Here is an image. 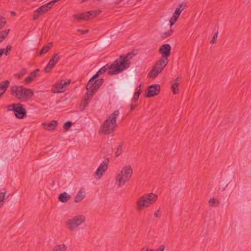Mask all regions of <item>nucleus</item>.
<instances>
[{"mask_svg": "<svg viewBox=\"0 0 251 251\" xmlns=\"http://www.w3.org/2000/svg\"><path fill=\"white\" fill-rule=\"evenodd\" d=\"M130 55L129 53L126 55H121L111 64H106L100 68L93 76V79H96L100 75L108 71V74L113 75L118 74L129 66V62L128 61V57Z\"/></svg>", "mask_w": 251, "mask_h": 251, "instance_id": "obj_1", "label": "nucleus"}, {"mask_svg": "<svg viewBox=\"0 0 251 251\" xmlns=\"http://www.w3.org/2000/svg\"><path fill=\"white\" fill-rule=\"evenodd\" d=\"M118 110L115 111L110 115L109 117L103 122L100 129V132L105 135H108L112 133L117 126L116 120L119 115Z\"/></svg>", "mask_w": 251, "mask_h": 251, "instance_id": "obj_2", "label": "nucleus"}, {"mask_svg": "<svg viewBox=\"0 0 251 251\" xmlns=\"http://www.w3.org/2000/svg\"><path fill=\"white\" fill-rule=\"evenodd\" d=\"M10 92L12 96L24 101L28 100L33 95V92L30 89L18 85L11 87Z\"/></svg>", "mask_w": 251, "mask_h": 251, "instance_id": "obj_3", "label": "nucleus"}, {"mask_svg": "<svg viewBox=\"0 0 251 251\" xmlns=\"http://www.w3.org/2000/svg\"><path fill=\"white\" fill-rule=\"evenodd\" d=\"M158 196L153 193L145 194L140 197L136 201V209L138 211L143 210L145 208L150 207L157 200Z\"/></svg>", "mask_w": 251, "mask_h": 251, "instance_id": "obj_4", "label": "nucleus"}, {"mask_svg": "<svg viewBox=\"0 0 251 251\" xmlns=\"http://www.w3.org/2000/svg\"><path fill=\"white\" fill-rule=\"evenodd\" d=\"M86 221L84 215H79L68 219L65 223L66 228L71 231L75 230Z\"/></svg>", "mask_w": 251, "mask_h": 251, "instance_id": "obj_5", "label": "nucleus"}, {"mask_svg": "<svg viewBox=\"0 0 251 251\" xmlns=\"http://www.w3.org/2000/svg\"><path fill=\"white\" fill-rule=\"evenodd\" d=\"M104 80L102 78L99 79H93V76L89 80L86 89L87 91L95 93L100 88V86L102 84Z\"/></svg>", "mask_w": 251, "mask_h": 251, "instance_id": "obj_6", "label": "nucleus"}, {"mask_svg": "<svg viewBox=\"0 0 251 251\" xmlns=\"http://www.w3.org/2000/svg\"><path fill=\"white\" fill-rule=\"evenodd\" d=\"M71 80L65 81L64 80L58 81L52 87V92L53 93H62L65 92L66 87L70 84Z\"/></svg>", "mask_w": 251, "mask_h": 251, "instance_id": "obj_7", "label": "nucleus"}, {"mask_svg": "<svg viewBox=\"0 0 251 251\" xmlns=\"http://www.w3.org/2000/svg\"><path fill=\"white\" fill-rule=\"evenodd\" d=\"M61 56L60 53H54L49 60L47 65L44 69L45 73L50 72L51 69L54 68L58 61L60 59Z\"/></svg>", "mask_w": 251, "mask_h": 251, "instance_id": "obj_8", "label": "nucleus"}, {"mask_svg": "<svg viewBox=\"0 0 251 251\" xmlns=\"http://www.w3.org/2000/svg\"><path fill=\"white\" fill-rule=\"evenodd\" d=\"M109 159L108 158L105 159L98 168L95 175L97 176V179H100L108 168Z\"/></svg>", "mask_w": 251, "mask_h": 251, "instance_id": "obj_9", "label": "nucleus"}, {"mask_svg": "<svg viewBox=\"0 0 251 251\" xmlns=\"http://www.w3.org/2000/svg\"><path fill=\"white\" fill-rule=\"evenodd\" d=\"M160 91V86L156 84L150 85L146 90V97L150 98L158 95Z\"/></svg>", "mask_w": 251, "mask_h": 251, "instance_id": "obj_10", "label": "nucleus"}, {"mask_svg": "<svg viewBox=\"0 0 251 251\" xmlns=\"http://www.w3.org/2000/svg\"><path fill=\"white\" fill-rule=\"evenodd\" d=\"M171 47L168 44H165L162 45L159 49V52L162 54L163 58L168 59V57L171 54Z\"/></svg>", "mask_w": 251, "mask_h": 251, "instance_id": "obj_11", "label": "nucleus"}, {"mask_svg": "<svg viewBox=\"0 0 251 251\" xmlns=\"http://www.w3.org/2000/svg\"><path fill=\"white\" fill-rule=\"evenodd\" d=\"M15 117L19 119H22L25 117L26 114V111L23 105L19 103L16 107L14 112Z\"/></svg>", "mask_w": 251, "mask_h": 251, "instance_id": "obj_12", "label": "nucleus"}, {"mask_svg": "<svg viewBox=\"0 0 251 251\" xmlns=\"http://www.w3.org/2000/svg\"><path fill=\"white\" fill-rule=\"evenodd\" d=\"M127 176L122 173L121 172L118 174L116 176V184L118 188H120L122 185H124L126 182L129 180Z\"/></svg>", "mask_w": 251, "mask_h": 251, "instance_id": "obj_13", "label": "nucleus"}, {"mask_svg": "<svg viewBox=\"0 0 251 251\" xmlns=\"http://www.w3.org/2000/svg\"><path fill=\"white\" fill-rule=\"evenodd\" d=\"M168 63V59L161 58L159 60L156 62L153 66L155 69L158 70L162 72L165 66Z\"/></svg>", "mask_w": 251, "mask_h": 251, "instance_id": "obj_14", "label": "nucleus"}, {"mask_svg": "<svg viewBox=\"0 0 251 251\" xmlns=\"http://www.w3.org/2000/svg\"><path fill=\"white\" fill-rule=\"evenodd\" d=\"M59 0H54L50 1L47 4L42 5L41 6L39 7L38 9L39 10L40 12L43 14L45 12L48 11L49 9H50L56 2Z\"/></svg>", "mask_w": 251, "mask_h": 251, "instance_id": "obj_15", "label": "nucleus"}, {"mask_svg": "<svg viewBox=\"0 0 251 251\" xmlns=\"http://www.w3.org/2000/svg\"><path fill=\"white\" fill-rule=\"evenodd\" d=\"M57 125V121L53 120L50 123H43L42 126L43 128L48 131H52L54 130Z\"/></svg>", "mask_w": 251, "mask_h": 251, "instance_id": "obj_16", "label": "nucleus"}, {"mask_svg": "<svg viewBox=\"0 0 251 251\" xmlns=\"http://www.w3.org/2000/svg\"><path fill=\"white\" fill-rule=\"evenodd\" d=\"M94 93L90 92V91H87V92L86 93L84 99L83 101L81 102V105H83V106L81 108V110L82 111L85 107L87 106L89 101L92 99L94 96Z\"/></svg>", "mask_w": 251, "mask_h": 251, "instance_id": "obj_17", "label": "nucleus"}, {"mask_svg": "<svg viewBox=\"0 0 251 251\" xmlns=\"http://www.w3.org/2000/svg\"><path fill=\"white\" fill-rule=\"evenodd\" d=\"M40 72L38 69H36L33 72H31L29 75L25 79L24 81L25 83H30L37 76V74Z\"/></svg>", "mask_w": 251, "mask_h": 251, "instance_id": "obj_18", "label": "nucleus"}, {"mask_svg": "<svg viewBox=\"0 0 251 251\" xmlns=\"http://www.w3.org/2000/svg\"><path fill=\"white\" fill-rule=\"evenodd\" d=\"M121 172L122 173L124 174L125 176H127L128 178H130L131 177L132 174L133 173V170L131 166L126 165L122 168Z\"/></svg>", "mask_w": 251, "mask_h": 251, "instance_id": "obj_19", "label": "nucleus"}, {"mask_svg": "<svg viewBox=\"0 0 251 251\" xmlns=\"http://www.w3.org/2000/svg\"><path fill=\"white\" fill-rule=\"evenodd\" d=\"M89 13V12H85L81 14H74L73 15V17L75 19L77 20L79 22L82 21H86L88 20L87 14Z\"/></svg>", "mask_w": 251, "mask_h": 251, "instance_id": "obj_20", "label": "nucleus"}, {"mask_svg": "<svg viewBox=\"0 0 251 251\" xmlns=\"http://www.w3.org/2000/svg\"><path fill=\"white\" fill-rule=\"evenodd\" d=\"M85 197V191L83 190H80L74 198V202L78 203L82 201Z\"/></svg>", "mask_w": 251, "mask_h": 251, "instance_id": "obj_21", "label": "nucleus"}, {"mask_svg": "<svg viewBox=\"0 0 251 251\" xmlns=\"http://www.w3.org/2000/svg\"><path fill=\"white\" fill-rule=\"evenodd\" d=\"M71 199V196L66 192L61 193L58 196V200L63 203H66Z\"/></svg>", "mask_w": 251, "mask_h": 251, "instance_id": "obj_22", "label": "nucleus"}, {"mask_svg": "<svg viewBox=\"0 0 251 251\" xmlns=\"http://www.w3.org/2000/svg\"><path fill=\"white\" fill-rule=\"evenodd\" d=\"M9 194H7L5 189H2L0 191V207H2L4 203V200L8 199L9 197Z\"/></svg>", "mask_w": 251, "mask_h": 251, "instance_id": "obj_23", "label": "nucleus"}, {"mask_svg": "<svg viewBox=\"0 0 251 251\" xmlns=\"http://www.w3.org/2000/svg\"><path fill=\"white\" fill-rule=\"evenodd\" d=\"M52 46V42L49 43L46 46H44L42 48L41 50L39 51L38 55L39 56H42L43 54L46 53L50 50V49L51 48Z\"/></svg>", "mask_w": 251, "mask_h": 251, "instance_id": "obj_24", "label": "nucleus"}, {"mask_svg": "<svg viewBox=\"0 0 251 251\" xmlns=\"http://www.w3.org/2000/svg\"><path fill=\"white\" fill-rule=\"evenodd\" d=\"M10 82L9 80H5L2 81L0 83V91L2 92V94H4L6 91L7 88L9 87Z\"/></svg>", "mask_w": 251, "mask_h": 251, "instance_id": "obj_25", "label": "nucleus"}, {"mask_svg": "<svg viewBox=\"0 0 251 251\" xmlns=\"http://www.w3.org/2000/svg\"><path fill=\"white\" fill-rule=\"evenodd\" d=\"M186 6V4L185 3L180 4L179 6L176 9V10L174 14L179 17L180 14H181L182 11L185 9Z\"/></svg>", "mask_w": 251, "mask_h": 251, "instance_id": "obj_26", "label": "nucleus"}, {"mask_svg": "<svg viewBox=\"0 0 251 251\" xmlns=\"http://www.w3.org/2000/svg\"><path fill=\"white\" fill-rule=\"evenodd\" d=\"M160 73L159 71L157 69H155L154 67H153L152 70L149 72L148 75V76L150 78H155Z\"/></svg>", "mask_w": 251, "mask_h": 251, "instance_id": "obj_27", "label": "nucleus"}, {"mask_svg": "<svg viewBox=\"0 0 251 251\" xmlns=\"http://www.w3.org/2000/svg\"><path fill=\"white\" fill-rule=\"evenodd\" d=\"M67 246L64 244L56 245L53 247L51 251H66Z\"/></svg>", "mask_w": 251, "mask_h": 251, "instance_id": "obj_28", "label": "nucleus"}, {"mask_svg": "<svg viewBox=\"0 0 251 251\" xmlns=\"http://www.w3.org/2000/svg\"><path fill=\"white\" fill-rule=\"evenodd\" d=\"M9 31L10 29H7L0 32V43L2 42L7 36Z\"/></svg>", "mask_w": 251, "mask_h": 251, "instance_id": "obj_29", "label": "nucleus"}, {"mask_svg": "<svg viewBox=\"0 0 251 251\" xmlns=\"http://www.w3.org/2000/svg\"><path fill=\"white\" fill-rule=\"evenodd\" d=\"M87 12H89L87 14V17L88 20L91 18H94L97 15L100 13V10H95V11H88Z\"/></svg>", "mask_w": 251, "mask_h": 251, "instance_id": "obj_30", "label": "nucleus"}, {"mask_svg": "<svg viewBox=\"0 0 251 251\" xmlns=\"http://www.w3.org/2000/svg\"><path fill=\"white\" fill-rule=\"evenodd\" d=\"M178 85L179 83L178 82H174L172 85V92L174 94H176L178 92Z\"/></svg>", "mask_w": 251, "mask_h": 251, "instance_id": "obj_31", "label": "nucleus"}, {"mask_svg": "<svg viewBox=\"0 0 251 251\" xmlns=\"http://www.w3.org/2000/svg\"><path fill=\"white\" fill-rule=\"evenodd\" d=\"M173 33V30L170 29L167 31L163 32L161 34V38L163 39L167 38L168 37H170Z\"/></svg>", "mask_w": 251, "mask_h": 251, "instance_id": "obj_32", "label": "nucleus"}, {"mask_svg": "<svg viewBox=\"0 0 251 251\" xmlns=\"http://www.w3.org/2000/svg\"><path fill=\"white\" fill-rule=\"evenodd\" d=\"M209 203L212 207L218 205L219 204V201L215 198H211L209 200Z\"/></svg>", "mask_w": 251, "mask_h": 251, "instance_id": "obj_33", "label": "nucleus"}, {"mask_svg": "<svg viewBox=\"0 0 251 251\" xmlns=\"http://www.w3.org/2000/svg\"><path fill=\"white\" fill-rule=\"evenodd\" d=\"M20 103H13L10 105H8L7 106V111H14L15 112L16 107L18 106V105H19Z\"/></svg>", "mask_w": 251, "mask_h": 251, "instance_id": "obj_34", "label": "nucleus"}, {"mask_svg": "<svg viewBox=\"0 0 251 251\" xmlns=\"http://www.w3.org/2000/svg\"><path fill=\"white\" fill-rule=\"evenodd\" d=\"M43 14L40 12V11H39V10H38V9L35 10L34 12V13H33V19L34 20H37L38 18H39V17L40 16H41Z\"/></svg>", "mask_w": 251, "mask_h": 251, "instance_id": "obj_35", "label": "nucleus"}, {"mask_svg": "<svg viewBox=\"0 0 251 251\" xmlns=\"http://www.w3.org/2000/svg\"><path fill=\"white\" fill-rule=\"evenodd\" d=\"M178 18V17L173 14V16L171 18L170 20L171 26H172L175 24V23L176 22V21H177Z\"/></svg>", "mask_w": 251, "mask_h": 251, "instance_id": "obj_36", "label": "nucleus"}, {"mask_svg": "<svg viewBox=\"0 0 251 251\" xmlns=\"http://www.w3.org/2000/svg\"><path fill=\"white\" fill-rule=\"evenodd\" d=\"M5 18L0 16V29L5 25Z\"/></svg>", "mask_w": 251, "mask_h": 251, "instance_id": "obj_37", "label": "nucleus"}, {"mask_svg": "<svg viewBox=\"0 0 251 251\" xmlns=\"http://www.w3.org/2000/svg\"><path fill=\"white\" fill-rule=\"evenodd\" d=\"M72 125V123L70 121H67L64 124L63 127L66 130H68Z\"/></svg>", "mask_w": 251, "mask_h": 251, "instance_id": "obj_38", "label": "nucleus"}, {"mask_svg": "<svg viewBox=\"0 0 251 251\" xmlns=\"http://www.w3.org/2000/svg\"><path fill=\"white\" fill-rule=\"evenodd\" d=\"M11 49L12 46L10 45H8L6 47L5 50H4L3 53H4L5 55L6 56L8 55L9 54V51L11 50Z\"/></svg>", "mask_w": 251, "mask_h": 251, "instance_id": "obj_39", "label": "nucleus"}, {"mask_svg": "<svg viewBox=\"0 0 251 251\" xmlns=\"http://www.w3.org/2000/svg\"><path fill=\"white\" fill-rule=\"evenodd\" d=\"M122 145H120L118 146L117 150L115 153L116 156H119L122 153Z\"/></svg>", "mask_w": 251, "mask_h": 251, "instance_id": "obj_40", "label": "nucleus"}, {"mask_svg": "<svg viewBox=\"0 0 251 251\" xmlns=\"http://www.w3.org/2000/svg\"><path fill=\"white\" fill-rule=\"evenodd\" d=\"M218 34V32H217L216 33H215L214 34L212 39H211V40L210 42V44H212L215 43V41L216 40V39L217 38Z\"/></svg>", "mask_w": 251, "mask_h": 251, "instance_id": "obj_41", "label": "nucleus"}, {"mask_svg": "<svg viewBox=\"0 0 251 251\" xmlns=\"http://www.w3.org/2000/svg\"><path fill=\"white\" fill-rule=\"evenodd\" d=\"M140 94V92L139 91L135 93L134 96L133 97V100H134L135 101H136V100H138Z\"/></svg>", "mask_w": 251, "mask_h": 251, "instance_id": "obj_42", "label": "nucleus"}, {"mask_svg": "<svg viewBox=\"0 0 251 251\" xmlns=\"http://www.w3.org/2000/svg\"><path fill=\"white\" fill-rule=\"evenodd\" d=\"M154 216L156 218H160L161 217V213H160L159 209H158L155 211V212L154 213Z\"/></svg>", "mask_w": 251, "mask_h": 251, "instance_id": "obj_43", "label": "nucleus"}, {"mask_svg": "<svg viewBox=\"0 0 251 251\" xmlns=\"http://www.w3.org/2000/svg\"><path fill=\"white\" fill-rule=\"evenodd\" d=\"M165 249V246L163 245H162L159 246V247L156 250V251H164ZM149 251H154L153 250H150Z\"/></svg>", "mask_w": 251, "mask_h": 251, "instance_id": "obj_44", "label": "nucleus"}, {"mask_svg": "<svg viewBox=\"0 0 251 251\" xmlns=\"http://www.w3.org/2000/svg\"><path fill=\"white\" fill-rule=\"evenodd\" d=\"M77 31L81 32L82 34H85L87 33L88 32L89 30L88 29H86L85 30H82L81 29H77Z\"/></svg>", "mask_w": 251, "mask_h": 251, "instance_id": "obj_45", "label": "nucleus"}, {"mask_svg": "<svg viewBox=\"0 0 251 251\" xmlns=\"http://www.w3.org/2000/svg\"><path fill=\"white\" fill-rule=\"evenodd\" d=\"M137 105L135 104H131L130 105V109L131 110H133L134 108L136 107Z\"/></svg>", "mask_w": 251, "mask_h": 251, "instance_id": "obj_46", "label": "nucleus"}, {"mask_svg": "<svg viewBox=\"0 0 251 251\" xmlns=\"http://www.w3.org/2000/svg\"><path fill=\"white\" fill-rule=\"evenodd\" d=\"M4 49H0V58L2 55V54H3V52H4Z\"/></svg>", "mask_w": 251, "mask_h": 251, "instance_id": "obj_47", "label": "nucleus"}, {"mask_svg": "<svg viewBox=\"0 0 251 251\" xmlns=\"http://www.w3.org/2000/svg\"><path fill=\"white\" fill-rule=\"evenodd\" d=\"M140 251H149V250L148 248H146V247H143L140 250Z\"/></svg>", "mask_w": 251, "mask_h": 251, "instance_id": "obj_48", "label": "nucleus"}, {"mask_svg": "<svg viewBox=\"0 0 251 251\" xmlns=\"http://www.w3.org/2000/svg\"><path fill=\"white\" fill-rule=\"evenodd\" d=\"M181 79L180 77H177L175 80L174 82H178Z\"/></svg>", "mask_w": 251, "mask_h": 251, "instance_id": "obj_49", "label": "nucleus"}, {"mask_svg": "<svg viewBox=\"0 0 251 251\" xmlns=\"http://www.w3.org/2000/svg\"><path fill=\"white\" fill-rule=\"evenodd\" d=\"M3 94H2V92L0 91V97L3 95Z\"/></svg>", "mask_w": 251, "mask_h": 251, "instance_id": "obj_50", "label": "nucleus"}, {"mask_svg": "<svg viewBox=\"0 0 251 251\" xmlns=\"http://www.w3.org/2000/svg\"><path fill=\"white\" fill-rule=\"evenodd\" d=\"M87 0H82V2H84V1H87Z\"/></svg>", "mask_w": 251, "mask_h": 251, "instance_id": "obj_51", "label": "nucleus"}, {"mask_svg": "<svg viewBox=\"0 0 251 251\" xmlns=\"http://www.w3.org/2000/svg\"><path fill=\"white\" fill-rule=\"evenodd\" d=\"M12 14H15V12H12Z\"/></svg>", "mask_w": 251, "mask_h": 251, "instance_id": "obj_52", "label": "nucleus"}]
</instances>
